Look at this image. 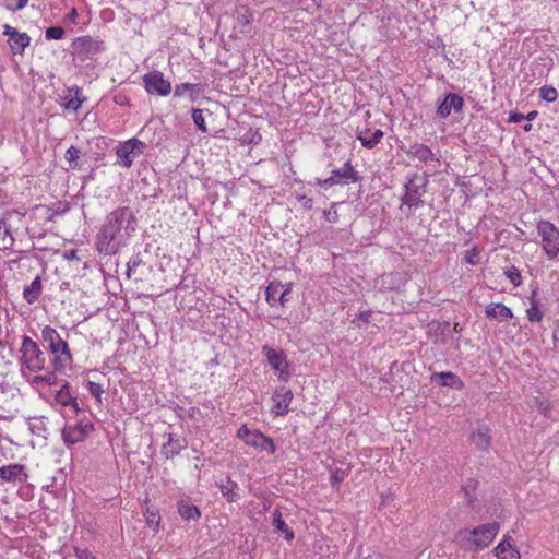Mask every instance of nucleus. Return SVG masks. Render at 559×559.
Segmentation results:
<instances>
[{
    "label": "nucleus",
    "instance_id": "052dcab7",
    "mask_svg": "<svg viewBox=\"0 0 559 559\" xmlns=\"http://www.w3.org/2000/svg\"><path fill=\"white\" fill-rule=\"evenodd\" d=\"M324 215H325L326 219H328L329 222H331V223H335V222L337 221V217H338V215H337L336 211H333V212H331V211H325V212H324Z\"/></svg>",
    "mask_w": 559,
    "mask_h": 559
},
{
    "label": "nucleus",
    "instance_id": "9b49d317",
    "mask_svg": "<svg viewBox=\"0 0 559 559\" xmlns=\"http://www.w3.org/2000/svg\"><path fill=\"white\" fill-rule=\"evenodd\" d=\"M499 528L498 522H490L469 530L472 537L477 543V549L481 550L488 547L497 536Z\"/></svg>",
    "mask_w": 559,
    "mask_h": 559
},
{
    "label": "nucleus",
    "instance_id": "bb28decb",
    "mask_svg": "<svg viewBox=\"0 0 559 559\" xmlns=\"http://www.w3.org/2000/svg\"><path fill=\"white\" fill-rule=\"evenodd\" d=\"M41 290V277L36 276L29 285L24 287L23 297L28 304H34L39 298Z\"/></svg>",
    "mask_w": 559,
    "mask_h": 559
},
{
    "label": "nucleus",
    "instance_id": "473e14b6",
    "mask_svg": "<svg viewBox=\"0 0 559 559\" xmlns=\"http://www.w3.org/2000/svg\"><path fill=\"white\" fill-rule=\"evenodd\" d=\"M46 420L47 418L44 416L32 417L29 419V430L32 433L44 437L45 432L47 431Z\"/></svg>",
    "mask_w": 559,
    "mask_h": 559
},
{
    "label": "nucleus",
    "instance_id": "6ab92c4d",
    "mask_svg": "<svg viewBox=\"0 0 559 559\" xmlns=\"http://www.w3.org/2000/svg\"><path fill=\"white\" fill-rule=\"evenodd\" d=\"M187 445L188 442L186 439L177 438L176 435L169 433L167 443L162 447V454L166 459H171L178 455Z\"/></svg>",
    "mask_w": 559,
    "mask_h": 559
},
{
    "label": "nucleus",
    "instance_id": "aec40b11",
    "mask_svg": "<svg viewBox=\"0 0 559 559\" xmlns=\"http://www.w3.org/2000/svg\"><path fill=\"white\" fill-rule=\"evenodd\" d=\"M432 381L441 386L461 390L464 382L455 373L451 371L437 372L431 377Z\"/></svg>",
    "mask_w": 559,
    "mask_h": 559
},
{
    "label": "nucleus",
    "instance_id": "e433bc0d",
    "mask_svg": "<svg viewBox=\"0 0 559 559\" xmlns=\"http://www.w3.org/2000/svg\"><path fill=\"white\" fill-rule=\"evenodd\" d=\"M160 515L158 510L150 509L147 508L145 511V520L146 524L150 528H153L154 531H158L159 523H160Z\"/></svg>",
    "mask_w": 559,
    "mask_h": 559
},
{
    "label": "nucleus",
    "instance_id": "774afa93",
    "mask_svg": "<svg viewBox=\"0 0 559 559\" xmlns=\"http://www.w3.org/2000/svg\"><path fill=\"white\" fill-rule=\"evenodd\" d=\"M74 258H76V253H75V251H72L71 252V259H74Z\"/></svg>",
    "mask_w": 559,
    "mask_h": 559
},
{
    "label": "nucleus",
    "instance_id": "e2e57ef3",
    "mask_svg": "<svg viewBox=\"0 0 559 559\" xmlns=\"http://www.w3.org/2000/svg\"><path fill=\"white\" fill-rule=\"evenodd\" d=\"M538 112L536 110L530 111L526 116H524V119H526L528 122L533 121L537 117Z\"/></svg>",
    "mask_w": 559,
    "mask_h": 559
},
{
    "label": "nucleus",
    "instance_id": "603ef678",
    "mask_svg": "<svg viewBox=\"0 0 559 559\" xmlns=\"http://www.w3.org/2000/svg\"><path fill=\"white\" fill-rule=\"evenodd\" d=\"M337 183H340V181L336 180L332 174L326 179H323V180L322 179H318L317 180V185H319L321 187H324V188L332 187V186L337 185Z\"/></svg>",
    "mask_w": 559,
    "mask_h": 559
},
{
    "label": "nucleus",
    "instance_id": "1a4fd4ad",
    "mask_svg": "<svg viewBox=\"0 0 559 559\" xmlns=\"http://www.w3.org/2000/svg\"><path fill=\"white\" fill-rule=\"evenodd\" d=\"M142 80L145 91L151 95L167 96L171 92V83L158 70L145 73Z\"/></svg>",
    "mask_w": 559,
    "mask_h": 559
},
{
    "label": "nucleus",
    "instance_id": "37998d69",
    "mask_svg": "<svg viewBox=\"0 0 559 559\" xmlns=\"http://www.w3.org/2000/svg\"><path fill=\"white\" fill-rule=\"evenodd\" d=\"M371 314V310L360 311L359 313L356 314L352 323L355 324L357 328H361L362 325L368 324L370 322Z\"/></svg>",
    "mask_w": 559,
    "mask_h": 559
},
{
    "label": "nucleus",
    "instance_id": "b1692460",
    "mask_svg": "<svg viewBox=\"0 0 559 559\" xmlns=\"http://www.w3.org/2000/svg\"><path fill=\"white\" fill-rule=\"evenodd\" d=\"M331 174L336 180L340 182L343 180L344 183L357 182L360 179L358 173L353 168L349 160L346 162L342 168L332 170Z\"/></svg>",
    "mask_w": 559,
    "mask_h": 559
},
{
    "label": "nucleus",
    "instance_id": "5701e85b",
    "mask_svg": "<svg viewBox=\"0 0 559 559\" xmlns=\"http://www.w3.org/2000/svg\"><path fill=\"white\" fill-rule=\"evenodd\" d=\"M384 133L382 130L377 129L374 132H370V130L366 129L364 131H357V140L360 141L361 145L366 148H373L376 147L381 139L383 138Z\"/></svg>",
    "mask_w": 559,
    "mask_h": 559
},
{
    "label": "nucleus",
    "instance_id": "0e129e2a",
    "mask_svg": "<svg viewBox=\"0 0 559 559\" xmlns=\"http://www.w3.org/2000/svg\"><path fill=\"white\" fill-rule=\"evenodd\" d=\"M554 343L555 344H559V324H558V328L557 330L554 332Z\"/></svg>",
    "mask_w": 559,
    "mask_h": 559
},
{
    "label": "nucleus",
    "instance_id": "4c0bfd02",
    "mask_svg": "<svg viewBox=\"0 0 559 559\" xmlns=\"http://www.w3.org/2000/svg\"><path fill=\"white\" fill-rule=\"evenodd\" d=\"M192 120L195 124V127L202 131V132H207V127H206V123H205V119H204V116H203V110L202 109H198V108H193L192 109Z\"/></svg>",
    "mask_w": 559,
    "mask_h": 559
},
{
    "label": "nucleus",
    "instance_id": "7c9ffc66",
    "mask_svg": "<svg viewBox=\"0 0 559 559\" xmlns=\"http://www.w3.org/2000/svg\"><path fill=\"white\" fill-rule=\"evenodd\" d=\"M74 397L75 395L71 392V386L68 381H63L61 388L55 394V401L62 406L74 403Z\"/></svg>",
    "mask_w": 559,
    "mask_h": 559
},
{
    "label": "nucleus",
    "instance_id": "dca6fc26",
    "mask_svg": "<svg viewBox=\"0 0 559 559\" xmlns=\"http://www.w3.org/2000/svg\"><path fill=\"white\" fill-rule=\"evenodd\" d=\"M495 555L498 559L521 558L520 551L510 536H504L503 539L496 546Z\"/></svg>",
    "mask_w": 559,
    "mask_h": 559
},
{
    "label": "nucleus",
    "instance_id": "a211bd4d",
    "mask_svg": "<svg viewBox=\"0 0 559 559\" xmlns=\"http://www.w3.org/2000/svg\"><path fill=\"white\" fill-rule=\"evenodd\" d=\"M203 92H204L203 85L200 83H198V84L180 83V84H176V86H175L174 97H181L186 93H188L189 99L192 103H194L200 98V96L203 94Z\"/></svg>",
    "mask_w": 559,
    "mask_h": 559
},
{
    "label": "nucleus",
    "instance_id": "a18cd8bd",
    "mask_svg": "<svg viewBox=\"0 0 559 559\" xmlns=\"http://www.w3.org/2000/svg\"><path fill=\"white\" fill-rule=\"evenodd\" d=\"M527 319L531 322H538L543 318L542 311L538 309L535 302H532V306L527 309Z\"/></svg>",
    "mask_w": 559,
    "mask_h": 559
},
{
    "label": "nucleus",
    "instance_id": "bf43d9fd",
    "mask_svg": "<svg viewBox=\"0 0 559 559\" xmlns=\"http://www.w3.org/2000/svg\"><path fill=\"white\" fill-rule=\"evenodd\" d=\"M115 103L118 104V105H121V106H129L130 103H129V99L126 95H122V94H118L115 96Z\"/></svg>",
    "mask_w": 559,
    "mask_h": 559
},
{
    "label": "nucleus",
    "instance_id": "de8ad7c7",
    "mask_svg": "<svg viewBox=\"0 0 559 559\" xmlns=\"http://www.w3.org/2000/svg\"><path fill=\"white\" fill-rule=\"evenodd\" d=\"M87 390L98 402L102 401L100 396H102V393L104 392V390L99 383L88 381Z\"/></svg>",
    "mask_w": 559,
    "mask_h": 559
},
{
    "label": "nucleus",
    "instance_id": "72a5a7b5",
    "mask_svg": "<svg viewBox=\"0 0 559 559\" xmlns=\"http://www.w3.org/2000/svg\"><path fill=\"white\" fill-rule=\"evenodd\" d=\"M80 157H81V151L78 147L73 146V145H71L66 151L64 158L69 163V167L71 169H79L80 168V164H79Z\"/></svg>",
    "mask_w": 559,
    "mask_h": 559
},
{
    "label": "nucleus",
    "instance_id": "6e6552de",
    "mask_svg": "<svg viewBox=\"0 0 559 559\" xmlns=\"http://www.w3.org/2000/svg\"><path fill=\"white\" fill-rule=\"evenodd\" d=\"M237 437L242 440L246 444L257 449L266 450L270 454H273L276 450L274 441L263 435L260 430H251L247 425H242L237 432Z\"/></svg>",
    "mask_w": 559,
    "mask_h": 559
},
{
    "label": "nucleus",
    "instance_id": "a19ab883",
    "mask_svg": "<svg viewBox=\"0 0 559 559\" xmlns=\"http://www.w3.org/2000/svg\"><path fill=\"white\" fill-rule=\"evenodd\" d=\"M143 264L144 263L140 253L132 255L127 264V275L130 277L131 274L135 273L138 267L142 266Z\"/></svg>",
    "mask_w": 559,
    "mask_h": 559
},
{
    "label": "nucleus",
    "instance_id": "79ce46f5",
    "mask_svg": "<svg viewBox=\"0 0 559 559\" xmlns=\"http://www.w3.org/2000/svg\"><path fill=\"white\" fill-rule=\"evenodd\" d=\"M539 92L542 99L548 103L555 102L558 97V92L552 86H543Z\"/></svg>",
    "mask_w": 559,
    "mask_h": 559
},
{
    "label": "nucleus",
    "instance_id": "f8f14e48",
    "mask_svg": "<svg viewBox=\"0 0 559 559\" xmlns=\"http://www.w3.org/2000/svg\"><path fill=\"white\" fill-rule=\"evenodd\" d=\"M0 479L15 485L25 484L28 479L27 467L20 463L3 465L0 467Z\"/></svg>",
    "mask_w": 559,
    "mask_h": 559
},
{
    "label": "nucleus",
    "instance_id": "09e8293b",
    "mask_svg": "<svg viewBox=\"0 0 559 559\" xmlns=\"http://www.w3.org/2000/svg\"><path fill=\"white\" fill-rule=\"evenodd\" d=\"M251 21H252V14L249 12L248 9H245L243 13L238 14V22L242 26L249 25L251 23Z\"/></svg>",
    "mask_w": 559,
    "mask_h": 559
},
{
    "label": "nucleus",
    "instance_id": "8fccbe9b",
    "mask_svg": "<svg viewBox=\"0 0 559 559\" xmlns=\"http://www.w3.org/2000/svg\"><path fill=\"white\" fill-rule=\"evenodd\" d=\"M75 551V556L78 559H97L91 551H88L87 549H81V548H75L74 549Z\"/></svg>",
    "mask_w": 559,
    "mask_h": 559
},
{
    "label": "nucleus",
    "instance_id": "13d9d810",
    "mask_svg": "<svg viewBox=\"0 0 559 559\" xmlns=\"http://www.w3.org/2000/svg\"><path fill=\"white\" fill-rule=\"evenodd\" d=\"M477 255H478V253L475 250H473L472 252H468L466 255V262L472 265L477 264L478 263Z\"/></svg>",
    "mask_w": 559,
    "mask_h": 559
},
{
    "label": "nucleus",
    "instance_id": "7ed1b4c3",
    "mask_svg": "<svg viewBox=\"0 0 559 559\" xmlns=\"http://www.w3.org/2000/svg\"><path fill=\"white\" fill-rule=\"evenodd\" d=\"M105 50V41L92 36L76 37L72 40L70 47L73 61H79L81 64H85L86 67H93L95 57Z\"/></svg>",
    "mask_w": 559,
    "mask_h": 559
},
{
    "label": "nucleus",
    "instance_id": "ea45409f",
    "mask_svg": "<svg viewBox=\"0 0 559 559\" xmlns=\"http://www.w3.org/2000/svg\"><path fill=\"white\" fill-rule=\"evenodd\" d=\"M64 35V28L61 26H50L46 28L45 37L48 40H58L61 39Z\"/></svg>",
    "mask_w": 559,
    "mask_h": 559
},
{
    "label": "nucleus",
    "instance_id": "412c9836",
    "mask_svg": "<svg viewBox=\"0 0 559 559\" xmlns=\"http://www.w3.org/2000/svg\"><path fill=\"white\" fill-rule=\"evenodd\" d=\"M408 157L417 158L419 162L427 163L438 160L436 154L425 144L414 143L406 151Z\"/></svg>",
    "mask_w": 559,
    "mask_h": 559
},
{
    "label": "nucleus",
    "instance_id": "cd10ccee",
    "mask_svg": "<svg viewBox=\"0 0 559 559\" xmlns=\"http://www.w3.org/2000/svg\"><path fill=\"white\" fill-rule=\"evenodd\" d=\"M216 486L219 488L222 496L228 501V502H236L239 499L238 490V484L230 479V477H226V484H218L216 483Z\"/></svg>",
    "mask_w": 559,
    "mask_h": 559
},
{
    "label": "nucleus",
    "instance_id": "ddd939ff",
    "mask_svg": "<svg viewBox=\"0 0 559 559\" xmlns=\"http://www.w3.org/2000/svg\"><path fill=\"white\" fill-rule=\"evenodd\" d=\"M3 35L9 37L8 44L14 55H23L31 43V37L26 33H20L9 24L3 25Z\"/></svg>",
    "mask_w": 559,
    "mask_h": 559
},
{
    "label": "nucleus",
    "instance_id": "49530a36",
    "mask_svg": "<svg viewBox=\"0 0 559 559\" xmlns=\"http://www.w3.org/2000/svg\"><path fill=\"white\" fill-rule=\"evenodd\" d=\"M199 409L194 406L186 409L181 406H177L176 413L181 419H192Z\"/></svg>",
    "mask_w": 559,
    "mask_h": 559
},
{
    "label": "nucleus",
    "instance_id": "c03bdc74",
    "mask_svg": "<svg viewBox=\"0 0 559 559\" xmlns=\"http://www.w3.org/2000/svg\"><path fill=\"white\" fill-rule=\"evenodd\" d=\"M504 275L510 280L514 286H519L522 283V276L520 271L512 265L510 269L504 271Z\"/></svg>",
    "mask_w": 559,
    "mask_h": 559
},
{
    "label": "nucleus",
    "instance_id": "f03ea898",
    "mask_svg": "<svg viewBox=\"0 0 559 559\" xmlns=\"http://www.w3.org/2000/svg\"><path fill=\"white\" fill-rule=\"evenodd\" d=\"M41 341L47 344L48 354L53 355L50 365L55 368V371H62L73 362L68 343L61 338L53 328L46 325L41 330Z\"/></svg>",
    "mask_w": 559,
    "mask_h": 559
},
{
    "label": "nucleus",
    "instance_id": "69168bd1",
    "mask_svg": "<svg viewBox=\"0 0 559 559\" xmlns=\"http://www.w3.org/2000/svg\"><path fill=\"white\" fill-rule=\"evenodd\" d=\"M523 130H524L525 132H530V131L532 130V124H531V123H526V124H524V126H523Z\"/></svg>",
    "mask_w": 559,
    "mask_h": 559
},
{
    "label": "nucleus",
    "instance_id": "f3484780",
    "mask_svg": "<svg viewBox=\"0 0 559 559\" xmlns=\"http://www.w3.org/2000/svg\"><path fill=\"white\" fill-rule=\"evenodd\" d=\"M485 316L487 319L497 320L499 322H506L513 318L512 310L501 302L489 304L485 309Z\"/></svg>",
    "mask_w": 559,
    "mask_h": 559
},
{
    "label": "nucleus",
    "instance_id": "0eeeda50",
    "mask_svg": "<svg viewBox=\"0 0 559 559\" xmlns=\"http://www.w3.org/2000/svg\"><path fill=\"white\" fill-rule=\"evenodd\" d=\"M537 233L542 237V245L549 259H555L559 253V229L548 221H540Z\"/></svg>",
    "mask_w": 559,
    "mask_h": 559
},
{
    "label": "nucleus",
    "instance_id": "c9c22d12",
    "mask_svg": "<svg viewBox=\"0 0 559 559\" xmlns=\"http://www.w3.org/2000/svg\"><path fill=\"white\" fill-rule=\"evenodd\" d=\"M284 287L281 282H271L266 289H265V299L269 302V305L273 306L278 301V298H276V295L278 293V289Z\"/></svg>",
    "mask_w": 559,
    "mask_h": 559
},
{
    "label": "nucleus",
    "instance_id": "c756f323",
    "mask_svg": "<svg viewBox=\"0 0 559 559\" xmlns=\"http://www.w3.org/2000/svg\"><path fill=\"white\" fill-rule=\"evenodd\" d=\"M178 513L185 520L198 521L201 518L200 509L186 500L178 501Z\"/></svg>",
    "mask_w": 559,
    "mask_h": 559
},
{
    "label": "nucleus",
    "instance_id": "20e7f679",
    "mask_svg": "<svg viewBox=\"0 0 559 559\" xmlns=\"http://www.w3.org/2000/svg\"><path fill=\"white\" fill-rule=\"evenodd\" d=\"M20 362L32 372L46 370L47 357L49 354L40 349L37 342L24 335L20 348Z\"/></svg>",
    "mask_w": 559,
    "mask_h": 559
},
{
    "label": "nucleus",
    "instance_id": "6e6d98bb",
    "mask_svg": "<svg viewBox=\"0 0 559 559\" xmlns=\"http://www.w3.org/2000/svg\"><path fill=\"white\" fill-rule=\"evenodd\" d=\"M524 120V115L518 111H511L509 116V122L519 123Z\"/></svg>",
    "mask_w": 559,
    "mask_h": 559
},
{
    "label": "nucleus",
    "instance_id": "c85d7f7f",
    "mask_svg": "<svg viewBox=\"0 0 559 559\" xmlns=\"http://www.w3.org/2000/svg\"><path fill=\"white\" fill-rule=\"evenodd\" d=\"M455 543L465 551L478 550L469 530H460L455 534Z\"/></svg>",
    "mask_w": 559,
    "mask_h": 559
},
{
    "label": "nucleus",
    "instance_id": "f257e3e1",
    "mask_svg": "<svg viewBox=\"0 0 559 559\" xmlns=\"http://www.w3.org/2000/svg\"><path fill=\"white\" fill-rule=\"evenodd\" d=\"M136 217L129 206H119L107 214L99 231L96 235L95 246L99 253L116 254L127 245L128 239L135 231Z\"/></svg>",
    "mask_w": 559,
    "mask_h": 559
},
{
    "label": "nucleus",
    "instance_id": "3c124183",
    "mask_svg": "<svg viewBox=\"0 0 559 559\" xmlns=\"http://www.w3.org/2000/svg\"><path fill=\"white\" fill-rule=\"evenodd\" d=\"M292 292V283L287 284L283 292L280 294L278 301L282 306H285L288 301V294Z\"/></svg>",
    "mask_w": 559,
    "mask_h": 559
},
{
    "label": "nucleus",
    "instance_id": "4d7b16f0",
    "mask_svg": "<svg viewBox=\"0 0 559 559\" xmlns=\"http://www.w3.org/2000/svg\"><path fill=\"white\" fill-rule=\"evenodd\" d=\"M27 2L28 0H17L15 5L8 4L7 9L10 11L22 10L23 8L26 7Z\"/></svg>",
    "mask_w": 559,
    "mask_h": 559
},
{
    "label": "nucleus",
    "instance_id": "680f3d73",
    "mask_svg": "<svg viewBox=\"0 0 559 559\" xmlns=\"http://www.w3.org/2000/svg\"><path fill=\"white\" fill-rule=\"evenodd\" d=\"M68 406H71L74 409L75 414H79L84 411V408L79 405L76 396L74 397V403L69 404Z\"/></svg>",
    "mask_w": 559,
    "mask_h": 559
},
{
    "label": "nucleus",
    "instance_id": "f704fd0d",
    "mask_svg": "<svg viewBox=\"0 0 559 559\" xmlns=\"http://www.w3.org/2000/svg\"><path fill=\"white\" fill-rule=\"evenodd\" d=\"M46 370H47V372L45 374L36 376L34 378V382L45 383L47 385L57 384L58 383V377H57L58 371H55L53 367H52V370H49L47 366H46Z\"/></svg>",
    "mask_w": 559,
    "mask_h": 559
},
{
    "label": "nucleus",
    "instance_id": "423d86ee",
    "mask_svg": "<svg viewBox=\"0 0 559 559\" xmlns=\"http://www.w3.org/2000/svg\"><path fill=\"white\" fill-rule=\"evenodd\" d=\"M262 353L271 368L277 373L278 380L287 382L293 376V369L285 352L274 349L265 344L262 346Z\"/></svg>",
    "mask_w": 559,
    "mask_h": 559
},
{
    "label": "nucleus",
    "instance_id": "4468645a",
    "mask_svg": "<svg viewBox=\"0 0 559 559\" xmlns=\"http://www.w3.org/2000/svg\"><path fill=\"white\" fill-rule=\"evenodd\" d=\"M464 107V99L459 94L448 93L444 99L439 104L437 114L444 119L450 116L451 111L461 112Z\"/></svg>",
    "mask_w": 559,
    "mask_h": 559
},
{
    "label": "nucleus",
    "instance_id": "864d4df0",
    "mask_svg": "<svg viewBox=\"0 0 559 559\" xmlns=\"http://www.w3.org/2000/svg\"><path fill=\"white\" fill-rule=\"evenodd\" d=\"M297 200L301 202L304 209L310 210L313 205V201L311 198H308L306 194H297Z\"/></svg>",
    "mask_w": 559,
    "mask_h": 559
},
{
    "label": "nucleus",
    "instance_id": "9d476101",
    "mask_svg": "<svg viewBox=\"0 0 559 559\" xmlns=\"http://www.w3.org/2000/svg\"><path fill=\"white\" fill-rule=\"evenodd\" d=\"M94 430L92 421L81 419L75 425H68L62 429V439L67 444H75L85 440Z\"/></svg>",
    "mask_w": 559,
    "mask_h": 559
},
{
    "label": "nucleus",
    "instance_id": "5fc2aeb1",
    "mask_svg": "<svg viewBox=\"0 0 559 559\" xmlns=\"http://www.w3.org/2000/svg\"><path fill=\"white\" fill-rule=\"evenodd\" d=\"M342 481H343V476L338 472L332 473V475L330 477V483H331L332 487L338 486Z\"/></svg>",
    "mask_w": 559,
    "mask_h": 559
},
{
    "label": "nucleus",
    "instance_id": "39448f33",
    "mask_svg": "<svg viewBox=\"0 0 559 559\" xmlns=\"http://www.w3.org/2000/svg\"><path fill=\"white\" fill-rule=\"evenodd\" d=\"M427 175L420 178L418 174H413L404 185L405 194L401 198V202L408 207H419L424 204L421 197L427 192L428 179Z\"/></svg>",
    "mask_w": 559,
    "mask_h": 559
},
{
    "label": "nucleus",
    "instance_id": "2f4dec72",
    "mask_svg": "<svg viewBox=\"0 0 559 559\" xmlns=\"http://www.w3.org/2000/svg\"><path fill=\"white\" fill-rule=\"evenodd\" d=\"M274 527L284 534L285 539L292 540L294 539V532L289 528L286 522L282 518V513L278 509H276L273 513V522Z\"/></svg>",
    "mask_w": 559,
    "mask_h": 559
},
{
    "label": "nucleus",
    "instance_id": "4be33fe9",
    "mask_svg": "<svg viewBox=\"0 0 559 559\" xmlns=\"http://www.w3.org/2000/svg\"><path fill=\"white\" fill-rule=\"evenodd\" d=\"M82 90L79 86H73L68 90V95H66L64 104L62 105L63 109L71 110L73 112H76L80 107L82 106L83 102L85 100V97L81 98Z\"/></svg>",
    "mask_w": 559,
    "mask_h": 559
},
{
    "label": "nucleus",
    "instance_id": "58836bf2",
    "mask_svg": "<svg viewBox=\"0 0 559 559\" xmlns=\"http://www.w3.org/2000/svg\"><path fill=\"white\" fill-rule=\"evenodd\" d=\"M126 143L130 147V151L134 152L135 156L143 154L145 148L147 147L146 143H144L143 141H141L136 138H132L128 141H126Z\"/></svg>",
    "mask_w": 559,
    "mask_h": 559
},
{
    "label": "nucleus",
    "instance_id": "393cba45",
    "mask_svg": "<svg viewBox=\"0 0 559 559\" xmlns=\"http://www.w3.org/2000/svg\"><path fill=\"white\" fill-rule=\"evenodd\" d=\"M489 432V428L485 425H481L475 432L472 433L471 440L477 445L478 449L488 450L491 444V436Z\"/></svg>",
    "mask_w": 559,
    "mask_h": 559
},
{
    "label": "nucleus",
    "instance_id": "338daca9",
    "mask_svg": "<svg viewBox=\"0 0 559 559\" xmlns=\"http://www.w3.org/2000/svg\"><path fill=\"white\" fill-rule=\"evenodd\" d=\"M70 16H71L72 19H74V17H76V16H78V12H76V10H75V9H72Z\"/></svg>",
    "mask_w": 559,
    "mask_h": 559
},
{
    "label": "nucleus",
    "instance_id": "2eb2a0df",
    "mask_svg": "<svg viewBox=\"0 0 559 559\" xmlns=\"http://www.w3.org/2000/svg\"><path fill=\"white\" fill-rule=\"evenodd\" d=\"M293 400L292 390L282 386L277 389L273 395L274 405L272 406V413L276 416H283L288 413V406Z\"/></svg>",
    "mask_w": 559,
    "mask_h": 559
},
{
    "label": "nucleus",
    "instance_id": "a878e982",
    "mask_svg": "<svg viewBox=\"0 0 559 559\" xmlns=\"http://www.w3.org/2000/svg\"><path fill=\"white\" fill-rule=\"evenodd\" d=\"M116 155H117V163L124 167L130 168L133 164L134 158L136 157L134 155V152L130 151V147L124 142L120 143L116 148Z\"/></svg>",
    "mask_w": 559,
    "mask_h": 559
}]
</instances>
